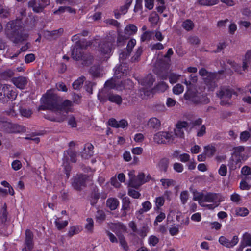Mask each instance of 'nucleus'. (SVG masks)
<instances>
[{
	"label": "nucleus",
	"mask_w": 251,
	"mask_h": 251,
	"mask_svg": "<svg viewBox=\"0 0 251 251\" xmlns=\"http://www.w3.org/2000/svg\"><path fill=\"white\" fill-rule=\"evenodd\" d=\"M15 20L8 22L6 25L5 34L14 43L18 44L26 41L28 34L25 29V25L20 17Z\"/></svg>",
	"instance_id": "obj_1"
},
{
	"label": "nucleus",
	"mask_w": 251,
	"mask_h": 251,
	"mask_svg": "<svg viewBox=\"0 0 251 251\" xmlns=\"http://www.w3.org/2000/svg\"><path fill=\"white\" fill-rule=\"evenodd\" d=\"M61 100L62 99L58 95L56 89H49L40 99L41 105L38 107V110H50L56 112Z\"/></svg>",
	"instance_id": "obj_2"
},
{
	"label": "nucleus",
	"mask_w": 251,
	"mask_h": 251,
	"mask_svg": "<svg viewBox=\"0 0 251 251\" xmlns=\"http://www.w3.org/2000/svg\"><path fill=\"white\" fill-rule=\"evenodd\" d=\"M80 34H75L72 37L73 41H76L75 45L71 48V56L72 58L76 61L84 60V50L89 46L85 40H80Z\"/></svg>",
	"instance_id": "obj_3"
},
{
	"label": "nucleus",
	"mask_w": 251,
	"mask_h": 251,
	"mask_svg": "<svg viewBox=\"0 0 251 251\" xmlns=\"http://www.w3.org/2000/svg\"><path fill=\"white\" fill-rule=\"evenodd\" d=\"M169 67L167 64L164 62L158 63L154 69V72L162 80H166L168 77L170 83L174 84L176 83L179 77V75L171 73L168 75Z\"/></svg>",
	"instance_id": "obj_4"
},
{
	"label": "nucleus",
	"mask_w": 251,
	"mask_h": 251,
	"mask_svg": "<svg viewBox=\"0 0 251 251\" xmlns=\"http://www.w3.org/2000/svg\"><path fill=\"white\" fill-rule=\"evenodd\" d=\"M0 131L6 133H20L25 132L26 128L22 125L5 121L0 117Z\"/></svg>",
	"instance_id": "obj_5"
},
{
	"label": "nucleus",
	"mask_w": 251,
	"mask_h": 251,
	"mask_svg": "<svg viewBox=\"0 0 251 251\" xmlns=\"http://www.w3.org/2000/svg\"><path fill=\"white\" fill-rule=\"evenodd\" d=\"M15 88L10 85L0 84V101L5 103L13 101L17 97Z\"/></svg>",
	"instance_id": "obj_6"
},
{
	"label": "nucleus",
	"mask_w": 251,
	"mask_h": 251,
	"mask_svg": "<svg viewBox=\"0 0 251 251\" xmlns=\"http://www.w3.org/2000/svg\"><path fill=\"white\" fill-rule=\"evenodd\" d=\"M172 137V133L169 132H158L153 137V140L157 144L169 143Z\"/></svg>",
	"instance_id": "obj_7"
},
{
	"label": "nucleus",
	"mask_w": 251,
	"mask_h": 251,
	"mask_svg": "<svg viewBox=\"0 0 251 251\" xmlns=\"http://www.w3.org/2000/svg\"><path fill=\"white\" fill-rule=\"evenodd\" d=\"M87 179V177L86 175L82 174H77L74 178L72 186L75 189L80 191L82 187L86 186Z\"/></svg>",
	"instance_id": "obj_8"
},
{
	"label": "nucleus",
	"mask_w": 251,
	"mask_h": 251,
	"mask_svg": "<svg viewBox=\"0 0 251 251\" xmlns=\"http://www.w3.org/2000/svg\"><path fill=\"white\" fill-rule=\"evenodd\" d=\"M50 3L49 0H31L28 2L29 6L32 8L33 10L38 13Z\"/></svg>",
	"instance_id": "obj_9"
},
{
	"label": "nucleus",
	"mask_w": 251,
	"mask_h": 251,
	"mask_svg": "<svg viewBox=\"0 0 251 251\" xmlns=\"http://www.w3.org/2000/svg\"><path fill=\"white\" fill-rule=\"evenodd\" d=\"M115 42V39L105 40L99 44V50L103 54H109L112 51V47Z\"/></svg>",
	"instance_id": "obj_10"
},
{
	"label": "nucleus",
	"mask_w": 251,
	"mask_h": 251,
	"mask_svg": "<svg viewBox=\"0 0 251 251\" xmlns=\"http://www.w3.org/2000/svg\"><path fill=\"white\" fill-rule=\"evenodd\" d=\"M188 123L186 121H178L176 124L174 133L176 136L180 138H183L184 132L183 129H186L188 127Z\"/></svg>",
	"instance_id": "obj_11"
},
{
	"label": "nucleus",
	"mask_w": 251,
	"mask_h": 251,
	"mask_svg": "<svg viewBox=\"0 0 251 251\" xmlns=\"http://www.w3.org/2000/svg\"><path fill=\"white\" fill-rule=\"evenodd\" d=\"M217 76V73L216 72H210L209 74L203 78L204 83L208 87V89L213 91L217 86L215 79Z\"/></svg>",
	"instance_id": "obj_12"
},
{
	"label": "nucleus",
	"mask_w": 251,
	"mask_h": 251,
	"mask_svg": "<svg viewBox=\"0 0 251 251\" xmlns=\"http://www.w3.org/2000/svg\"><path fill=\"white\" fill-rule=\"evenodd\" d=\"M223 201L219 193L208 192L204 196V202L220 203Z\"/></svg>",
	"instance_id": "obj_13"
},
{
	"label": "nucleus",
	"mask_w": 251,
	"mask_h": 251,
	"mask_svg": "<svg viewBox=\"0 0 251 251\" xmlns=\"http://www.w3.org/2000/svg\"><path fill=\"white\" fill-rule=\"evenodd\" d=\"M238 241L239 238L236 235L234 236L231 240H229L224 236H221L219 238L220 244L228 248L235 246L238 243Z\"/></svg>",
	"instance_id": "obj_14"
},
{
	"label": "nucleus",
	"mask_w": 251,
	"mask_h": 251,
	"mask_svg": "<svg viewBox=\"0 0 251 251\" xmlns=\"http://www.w3.org/2000/svg\"><path fill=\"white\" fill-rule=\"evenodd\" d=\"M210 99L207 97L206 93L196 94L193 100V103L195 104L205 105L210 102Z\"/></svg>",
	"instance_id": "obj_15"
},
{
	"label": "nucleus",
	"mask_w": 251,
	"mask_h": 251,
	"mask_svg": "<svg viewBox=\"0 0 251 251\" xmlns=\"http://www.w3.org/2000/svg\"><path fill=\"white\" fill-rule=\"evenodd\" d=\"M216 95L220 99H226L230 100L233 95H237L233 90L230 89H221L216 93Z\"/></svg>",
	"instance_id": "obj_16"
},
{
	"label": "nucleus",
	"mask_w": 251,
	"mask_h": 251,
	"mask_svg": "<svg viewBox=\"0 0 251 251\" xmlns=\"http://www.w3.org/2000/svg\"><path fill=\"white\" fill-rule=\"evenodd\" d=\"M12 82L18 88L23 89L27 84V80L25 77L20 76L12 78Z\"/></svg>",
	"instance_id": "obj_17"
},
{
	"label": "nucleus",
	"mask_w": 251,
	"mask_h": 251,
	"mask_svg": "<svg viewBox=\"0 0 251 251\" xmlns=\"http://www.w3.org/2000/svg\"><path fill=\"white\" fill-rule=\"evenodd\" d=\"M145 178V174L143 173H140L137 176L136 180L131 181L130 185L132 187L137 188L147 181Z\"/></svg>",
	"instance_id": "obj_18"
},
{
	"label": "nucleus",
	"mask_w": 251,
	"mask_h": 251,
	"mask_svg": "<svg viewBox=\"0 0 251 251\" xmlns=\"http://www.w3.org/2000/svg\"><path fill=\"white\" fill-rule=\"evenodd\" d=\"M132 0H126L125 5L120 7L119 8L114 11L115 16H121L126 14Z\"/></svg>",
	"instance_id": "obj_19"
},
{
	"label": "nucleus",
	"mask_w": 251,
	"mask_h": 251,
	"mask_svg": "<svg viewBox=\"0 0 251 251\" xmlns=\"http://www.w3.org/2000/svg\"><path fill=\"white\" fill-rule=\"evenodd\" d=\"M94 146L91 143H86L84 146L82 156L88 158L93 155Z\"/></svg>",
	"instance_id": "obj_20"
},
{
	"label": "nucleus",
	"mask_w": 251,
	"mask_h": 251,
	"mask_svg": "<svg viewBox=\"0 0 251 251\" xmlns=\"http://www.w3.org/2000/svg\"><path fill=\"white\" fill-rule=\"evenodd\" d=\"M169 163V159L168 158L166 157L163 158L159 160L157 164V168L160 172L166 173L167 171Z\"/></svg>",
	"instance_id": "obj_21"
},
{
	"label": "nucleus",
	"mask_w": 251,
	"mask_h": 251,
	"mask_svg": "<svg viewBox=\"0 0 251 251\" xmlns=\"http://www.w3.org/2000/svg\"><path fill=\"white\" fill-rule=\"evenodd\" d=\"M119 205V201L115 198H109L106 201V206L111 210H115Z\"/></svg>",
	"instance_id": "obj_22"
},
{
	"label": "nucleus",
	"mask_w": 251,
	"mask_h": 251,
	"mask_svg": "<svg viewBox=\"0 0 251 251\" xmlns=\"http://www.w3.org/2000/svg\"><path fill=\"white\" fill-rule=\"evenodd\" d=\"M154 81L155 79L153 77V76L149 74L141 80L140 83L144 86L150 87L153 85Z\"/></svg>",
	"instance_id": "obj_23"
},
{
	"label": "nucleus",
	"mask_w": 251,
	"mask_h": 251,
	"mask_svg": "<svg viewBox=\"0 0 251 251\" xmlns=\"http://www.w3.org/2000/svg\"><path fill=\"white\" fill-rule=\"evenodd\" d=\"M54 14L56 15H61L63 14H75V10L70 7H60L57 10L54 11Z\"/></svg>",
	"instance_id": "obj_24"
},
{
	"label": "nucleus",
	"mask_w": 251,
	"mask_h": 251,
	"mask_svg": "<svg viewBox=\"0 0 251 251\" xmlns=\"http://www.w3.org/2000/svg\"><path fill=\"white\" fill-rule=\"evenodd\" d=\"M100 72L101 68L100 65H93L89 70V73L93 77H100Z\"/></svg>",
	"instance_id": "obj_25"
},
{
	"label": "nucleus",
	"mask_w": 251,
	"mask_h": 251,
	"mask_svg": "<svg viewBox=\"0 0 251 251\" xmlns=\"http://www.w3.org/2000/svg\"><path fill=\"white\" fill-rule=\"evenodd\" d=\"M249 65H251V50L248 51L245 56L242 66L244 71L248 68Z\"/></svg>",
	"instance_id": "obj_26"
},
{
	"label": "nucleus",
	"mask_w": 251,
	"mask_h": 251,
	"mask_svg": "<svg viewBox=\"0 0 251 251\" xmlns=\"http://www.w3.org/2000/svg\"><path fill=\"white\" fill-rule=\"evenodd\" d=\"M82 228L79 226H71L68 232V235L69 237H72L75 235L78 234L81 231Z\"/></svg>",
	"instance_id": "obj_27"
},
{
	"label": "nucleus",
	"mask_w": 251,
	"mask_h": 251,
	"mask_svg": "<svg viewBox=\"0 0 251 251\" xmlns=\"http://www.w3.org/2000/svg\"><path fill=\"white\" fill-rule=\"evenodd\" d=\"M109 101L112 103H115L117 105H121L122 102V98L121 96L117 94H113L111 93V95L109 96Z\"/></svg>",
	"instance_id": "obj_28"
},
{
	"label": "nucleus",
	"mask_w": 251,
	"mask_h": 251,
	"mask_svg": "<svg viewBox=\"0 0 251 251\" xmlns=\"http://www.w3.org/2000/svg\"><path fill=\"white\" fill-rule=\"evenodd\" d=\"M110 95L111 93L102 91L98 94V99L101 102L104 103L108 100L109 101L108 98Z\"/></svg>",
	"instance_id": "obj_29"
},
{
	"label": "nucleus",
	"mask_w": 251,
	"mask_h": 251,
	"mask_svg": "<svg viewBox=\"0 0 251 251\" xmlns=\"http://www.w3.org/2000/svg\"><path fill=\"white\" fill-rule=\"evenodd\" d=\"M117 235L118 237L120 245L121 246V247L125 251H128L129 249V247L124 236L122 234H120L119 235L117 234Z\"/></svg>",
	"instance_id": "obj_30"
},
{
	"label": "nucleus",
	"mask_w": 251,
	"mask_h": 251,
	"mask_svg": "<svg viewBox=\"0 0 251 251\" xmlns=\"http://www.w3.org/2000/svg\"><path fill=\"white\" fill-rule=\"evenodd\" d=\"M160 182L164 189L174 186L176 183L174 180L168 178H162L160 179Z\"/></svg>",
	"instance_id": "obj_31"
},
{
	"label": "nucleus",
	"mask_w": 251,
	"mask_h": 251,
	"mask_svg": "<svg viewBox=\"0 0 251 251\" xmlns=\"http://www.w3.org/2000/svg\"><path fill=\"white\" fill-rule=\"evenodd\" d=\"M143 52V48L140 46L137 49L134 55L132 57L131 61L132 63L138 62L140 59V57Z\"/></svg>",
	"instance_id": "obj_32"
},
{
	"label": "nucleus",
	"mask_w": 251,
	"mask_h": 251,
	"mask_svg": "<svg viewBox=\"0 0 251 251\" xmlns=\"http://www.w3.org/2000/svg\"><path fill=\"white\" fill-rule=\"evenodd\" d=\"M85 79V77L83 76L79 77L77 79L75 80L73 84V87L75 90H79L82 87V84Z\"/></svg>",
	"instance_id": "obj_33"
},
{
	"label": "nucleus",
	"mask_w": 251,
	"mask_h": 251,
	"mask_svg": "<svg viewBox=\"0 0 251 251\" xmlns=\"http://www.w3.org/2000/svg\"><path fill=\"white\" fill-rule=\"evenodd\" d=\"M204 151L206 155L208 157L213 156L216 151L215 147L212 145H207L205 146L204 148Z\"/></svg>",
	"instance_id": "obj_34"
},
{
	"label": "nucleus",
	"mask_w": 251,
	"mask_h": 251,
	"mask_svg": "<svg viewBox=\"0 0 251 251\" xmlns=\"http://www.w3.org/2000/svg\"><path fill=\"white\" fill-rule=\"evenodd\" d=\"M148 125L154 129H157L160 126V122L156 118L153 117L149 120Z\"/></svg>",
	"instance_id": "obj_35"
},
{
	"label": "nucleus",
	"mask_w": 251,
	"mask_h": 251,
	"mask_svg": "<svg viewBox=\"0 0 251 251\" xmlns=\"http://www.w3.org/2000/svg\"><path fill=\"white\" fill-rule=\"evenodd\" d=\"M182 26L184 29L189 31L193 29L194 25L191 20H186L182 23Z\"/></svg>",
	"instance_id": "obj_36"
},
{
	"label": "nucleus",
	"mask_w": 251,
	"mask_h": 251,
	"mask_svg": "<svg viewBox=\"0 0 251 251\" xmlns=\"http://www.w3.org/2000/svg\"><path fill=\"white\" fill-rule=\"evenodd\" d=\"M106 218L105 212L102 210H98L96 215V219L98 222L101 223L103 222Z\"/></svg>",
	"instance_id": "obj_37"
},
{
	"label": "nucleus",
	"mask_w": 251,
	"mask_h": 251,
	"mask_svg": "<svg viewBox=\"0 0 251 251\" xmlns=\"http://www.w3.org/2000/svg\"><path fill=\"white\" fill-rule=\"evenodd\" d=\"M66 118V116L65 115H61L59 116L54 117V116H47L45 117V118L48 119L51 121L56 122L59 123H61L64 121Z\"/></svg>",
	"instance_id": "obj_38"
},
{
	"label": "nucleus",
	"mask_w": 251,
	"mask_h": 251,
	"mask_svg": "<svg viewBox=\"0 0 251 251\" xmlns=\"http://www.w3.org/2000/svg\"><path fill=\"white\" fill-rule=\"evenodd\" d=\"M19 111L22 116L27 118L29 117L32 113L31 110L29 108H26L21 106L19 108Z\"/></svg>",
	"instance_id": "obj_39"
},
{
	"label": "nucleus",
	"mask_w": 251,
	"mask_h": 251,
	"mask_svg": "<svg viewBox=\"0 0 251 251\" xmlns=\"http://www.w3.org/2000/svg\"><path fill=\"white\" fill-rule=\"evenodd\" d=\"M218 0H199L198 2L201 5L212 6L218 3Z\"/></svg>",
	"instance_id": "obj_40"
},
{
	"label": "nucleus",
	"mask_w": 251,
	"mask_h": 251,
	"mask_svg": "<svg viewBox=\"0 0 251 251\" xmlns=\"http://www.w3.org/2000/svg\"><path fill=\"white\" fill-rule=\"evenodd\" d=\"M68 155L70 157V161L72 162H76V154L75 151L73 150H68L64 152V156Z\"/></svg>",
	"instance_id": "obj_41"
},
{
	"label": "nucleus",
	"mask_w": 251,
	"mask_h": 251,
	"mask_svg": "<svg viewBox=\"0 0 251 251\" xmlns=\"http://www.w3.org/2000/svg\"><path fill=\"white\" fill-rule=\"evenodd\" d=\"M47 32L48 33V35L57 38L62 34L64 32V29L62 28H60L57 30H54L51 31H48Z\"/></svg>",
	"instance_id": "obj_42"
},
{
	"label": "nucleus",
	"mask_w": 251,
	"mask_h": 251,
	"mask_svg": "<svg viewBox=\"0 0 251 251\" xmlns=\"http://www.w3.org/2000/svg\"><path fill=\"white\" fill-rule=\"evenodd\" d=\"M235 212L237 216L242 217H245L247 216L249 213L248 209L245 207H238L236 209Z\"/></svg>",
	"instance_id": "obj_43"
},
{
	"label": "nucleus",
	"mask_w": 251,
	"mask_h": 251,
	"mask_svg": "<svg viewBox=\"0 0 251 251\" xmlns=\"http://www.w3.org/2000/svg\"><path fill=\"white\" fill-rule=\"evenodd\" d=\"M87 223L85 226V228L90 232H92L94 229V221L91 218H88L86 219Z\"/></svg>",
	"instance_id": "obj_44"
},
{
	"label": "nucleus",
	"mask_w": 251,
	"mask_h": 251,
	"mask_svg": "<svg viewBox=\"0 0 251 251\" xmlns=\"http://www.w3.org/2000/svg\"><path fill=\"white\" fill-rule=\"evenodd\" d=\"M72 105V103L71 101L68 100H65L62 103H61V102L59 103V107L56 112L61 111L65 108L71 107Z\"/></svg>",
	"instance_id": "obj_45"
},
{
	"label": "nucleus",
	"mask_w": 251,
	"mask_h": 251,
	"mask_svg": "<svg viewBox=\"0 0 251 251\" xmlns=\"http://www.w3.org/2000/svg\"><path fill=\"white\" fill-rule=\"evenodd\" d=\"M25 248L22 249V251H31L34 247L33 240H25Z\"/></svg>",
	"instance_id": "obj_46"
},
{
	"label": "nucleus",
	"mask_w": 251,
	"mask_h": 251,
	"mask_svg": "<svg viewBox=\"0 0 251 251\" xmlns=\"http://www.w3.org/2000/svg\"><path fill=\"white\" fill-rule=\"evenodd\" d=\"M131 53V52H129L126 49L123 50H121V52L119 53L120 61H123L126 59L128 56H130Z\"/></svg>",
	"instance_id": "obj_47"
},
{
	"label": "nucleus",
	"mask_w": 251,
	"mask_h": 251,
	"mask_svg": "<svg viewBox=\"0 0 251 251\" xmlns=\"http://www.w3.org/2000/svg\"><path fill=\"white\" fill-rule=\"evenodd\" d=\"M54 224L57 229L59 230H61L67 226L68 224V222L67 220L62 222H60L57 220H55L54 222Z\"/></svg>",
	"instance_id": "obj_48"
},
{
	"label": "nucleus",
	"mask_w": 251,
	"mask_h": 251,
	"mask_svg": "<svg viewBox=\"0 0 251 251\" xmlns=\"http://www.w3.org/2000/svg\"><path fill=\"white\" fill-rule=\"evenodd\" d=\"M183 91L184 87L182 84L180 83L176 84L173 88V92L175 95H179L181 94Z\"/></svg>",
	"instance_id": "obj_49"
},
{
	"label": "nucleus",
	"mask_w": 251,
	"mask_h": 251,
	"mask_svg": "<svg viewBox=\"0 0 251 251\" xmlns=\"http://www.w3.org/2000/svg\"><path fill=\"white\" fill-rule=\"evenodd\" d=\"M155 210L159 209L160 207L162 206L165 202V200L163 197H156L155 199Z\"/></svg>",
	"instance_id": "obj_50"
},
{
	"label": "nucleus",
	"mask_w": 251,
	"mask_h": 251,
	"mask_svg": "<svg viewBox=\"0 0 251 251\" xmlns=\"http://www.w3.org/2000/svg\"><path fill=\"white\" fill-rule=\"evenodd\" d=\"M243 160V156L242 155H232L230 160H232L236 165L240 166L242 160Z\"/></svg>",
	"instance_id": "obj_51"
},
{
	"label": "nucleus",
	"mask_w": 251,
	"mask_h": 251,
	"mask_svg": "<svg viewBox=\"0 0 251 251\" xmlns=\"http://www.w3.org/2000/svg\"><path fill=\"white\" fill-rule=\"evenodd\" d=\"M126 38L120 33H118L117 38V45L118 47L123 46L126 43Z\"/></svg>",
	"instance_id": "obj_52"
},
{
	"label": "nucleus",
	"mask_w": 251,
	"mask_h": 251,
	"mask_svg": "<svg viewBox=\"0 0 251 251\" xmlns=\"http://www.w3.org/2000/svg\"><path fill=\"white\" fill-rule=\"evenodd\" d=\"M127 73V70L126 69L123 70V66L122 65L117 67L115 71V74L117 75H119V76L120 77L121 76H124L125 75H126ZM117 77H118V76H117Z\"/></svg>",
	"instance_id": "obj_53"
},
{
	"label": "nucleus",
	"mask_w": 251,
	"mask_h": 251,
	"mask_svg": "<svg viewBox=\"0 0 251 251\" xmlns=\"http://www.w3.org/2000/svg\"><path fill=\"white\" fill-rule=\"evenodd\" d=\"M241 172L242 174L246 176L245 179L249 178V176H248L251 174V168L247 166H245L241 169Z\"/></svg>",
	"instance_id": "obj_54"
},
{
	"label": "nucleus",
	"mask_w": 251,
	"mask_h": 251,
	"mask_svg": "<svg viewBox=\"0 0 251 251\" xmlns=\"http://www.w3.org/2000/svg\"><path fill=\"white\" fill-rule=\"evenodd\" d=\"M100 198V193L98 192H94L90 200V203L92 206L95 205L98 202V200Z\"/></svg>",
	"instance_id": "obj_55"
},
{
	"label": "nucleus",
	"mask_w": 251,
	"mask_h": 251,
	"mask_svg": "<svg viewBox=\"0 0 251 251\" xmlns=\"http://www.w3.org/2000/svg\"><path fill=\"white\" fill-rule=\"evenodd\" d=\"M189 194L187 191L181 192L180 195V199L182 204H185L188 199Z\"/></svg>",
	"instance_id": "obj_56"
},
{
	"label": "nucleus",
	"mask_w": 251,
	"mask_h": 251,
	"mask_svg": "<svg viewBox=\"0 0 251 251\" xmlns=\"http://www.w3.org/2000/svg\"><path fill=\"white\" fill-rule=\"evenodd\" d=\"M136 44V41L135 39H131L128 42L126 50H128L129 52H131L132 51L133 49Z\"/></svg>",
	"instance_id": "obj_57"
},
{
	"label": "nucleus",
	"mask_w": 251,
	"mask_h": 251,
	"mask_svg": "<svg viewBox=\"0 0 251 251\" xmlns=\"http://www.w3.org/2000/svg\"><path fill=\"white\" fill-rule=\"evenodd\" d=\"M243 241L246 244V246L251 247V234L245 233L243 235Z\"/></svg>",
	"instance_id": "obj_58"
},
{
	"label": "nucleus",
	"mask_w": 251,
	"mask_h": 251,
	"mask_svg": "<svg viewBox=\"0 0 251 251\" xmlns=\"http://www.w3.org/2000/svg\"><path fill=\"white\" fill-rule=\"evenodd\" d=\"M250 137V134L248 131H244L240 133V139L242 142H245L247 141Z\"/></svg>",
	"instance_id": "obj_59"
},
{
	"label": "nucleus",
	"mask_w": 251,
	"mask_h": 251,
	"mask_svg": "<svg viewBox=\"0 0 251 251\" xmlns=\"http://www.w3.org/2000/svg\"><path fill=\"white\" fill-rule=\"evenodd\" d=\"M128 195L134 199H138L141 196V194L139 192L131 189L128 190Z\"/></svg>",
	"instance_id": "obj_60"
},
{
	"label": "nucleus",
	"mask_w": 251,
	"mask_h": 251,
	"mask_svg": "<svg viewBox=\"0 0 251 251\" xmlns=\"http://www.w3.org/2000/svg\"><path fill=\"white\" fill-rule=\"evenodd\" d=\"M188 42L193 45H197L200 43V39L196 36H190L188 39Z\"/></svg>",
	"instance_id": "obj_61"
},
{
	"label": "nucleus",
	"mask_w": 251,
	"mask_h": 251,
	"mask_svg": "<svg viewBox=\"0 0 251 251\" xmlns=\"http://www.w3.org/2000/svg\"><path fill=\"white\" fill-rule=\"evenodd\" d=\"M11 166L14 170L18 171L22 168V165L20 161L15 160L12 162Z\"/></svg>",
	"instance_id": "obj_62"
},
{
	"label": "nucleus",
	"mask_w": 251,
	"mask_h": 251,
	"mask_svg": "<svg viewBox=\"0 0 251 251\" xmlns=\"http://www.w3.org/2000/svg\"><path fill=\"white\" fill-rule=\"evenodd\" d=\"M128 32H130L129 34H134L137 31V27L133 24H130L127 26L125 29Z\"/></svg>",
	"instance_id": "obj_63"
},
{
	"label": "nucleus",
	"mask_w": 251,
	"mask_h": 251,
	"mask_svg": "<svg viewBox=\"0 0 251 251\" xmlns=\"http://www.w3.org/2000/svg\"><path fill=\"white\" fill-rule=\"evenodd\" d=\"M173 169L177 173H181L184 170V167L182 164L176 162L173 165Z\"/></svg>",
	"instance_id": "obj_64"
}]
</instances>
